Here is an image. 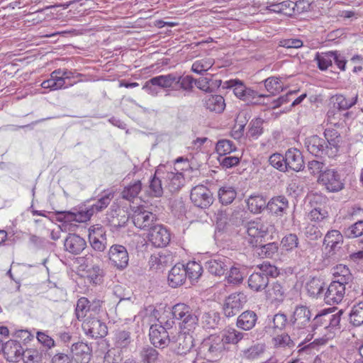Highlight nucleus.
<instances>
[{
	"instance_id": "nucleus-1",
	"label": "nucleus",
	"mask_w": 363,
	"mask_h": 363,
	"mask_svg": "<svg viewBox=\"0 0 363 363\" xmlns=\"http://www.w3.org/2000/svg\"><path fill=\"white\" fill-rule=\"evenodd\" d=\"M335 311L336 308L335 307L323 308L319 311V328H322L320 332L323 334L321 337H319V346L333 339L335 335V330L339 325L342 314V311L334 313Z\"/></svg>"
},
{
	"instance_id": "nucleus-2",
	"label": "nucleus",
	"mask_w": 363,
	"mask_h": 363,
	"mask_svg": "<svg viewBox=\"0 0 363 363\" xmlns=\"http://www.w3.org/2000/svg\"><path fill=\"white\" fill-rule=\"evenodd\" d=\"M172 315L179 320V327L182 330L190 332L195 329L199 323L200 311L199 308L194 309L185 303H177L172 308Z\"/></svg>"
},
{
	"instance_id": "nucleus-3",
	"label": "nucleus",
	"mask_w": 363,
	"mask_h": 363,
	"mask_svg": "<svg viewBox=\"0 0 363 363\" xmlns=\"http://www.w3.org/2000/svg\"><path fill=\"white\" fill-rule=\"evenodd\" d=\"M342 242V235L338 230H331L325 235L322 249V264L326 267L333 262L337 257V252L340 248Z\"/></svg>"
},
{
	"instance_id": "nucleus-4",
	"label": "nucleus",
	"mask_w": 363,
	"mask_h": 363,
	"mask_svg": "<svg viewBox=\"0 0 363 363\" xmlns=\"http://www.w3.org/2000/svg\"><path fill=\"white\" fill-rule=\"evenodd\" d=\"M225 350V347L220 335H211L202 341L199 354L209 362H215L222 357Z\"/></svg>"
},
{
	"instance_id": "nucleus-5",
	"label": "nucleus",
	"mask_w": 363,
	"mask_h": 363,
	"mask_svg": "<svg viewBox=\"0 0 363 363\" xmlns=\"http://www.w3.org/2000/svg\"><path fill=\"white\" fill-rule=\"evenodd\" d=\"M224 88L233 89L237 98L245 101L247 104H257L258 99L264 97V95H258L257 93L250 87L246 86L239 79H232L224 82Z\"/></svg>"
},
{
	"instance_id": "nucleus-6",
	"label": "nucleus",
	"mask_w": 363,
	"mask_h": 363,
	"mask_svg": "<svg viewBox=\"0 0 363 363\" xmlns=\"http://www.w3.org/2000/svg\"><path fill=\"white\" fill-rule=\"evenodd\" d=\"M274 229V225L268 220L257 219L249 222L247 225V233L250 237L249 242L252 246H257L259 240L272 233Z\"/></svg>"
},
{
	"instance_id": "nucleus-7",
	"label": "nucleus",
	"mask_w": 363,
	"mask_h": 363,
	"mask_svg": "<svg viewBox=\"0 0 363 363\" xmlns=\"http://www.w3.org/2000/svg\"><path fill=\"white\" fill-rule=\"evenodd\" d=\"M164 186L170 192L178 191L184 184V177L182 172L172 166H162Z\"/></svg>"
},
{
	"instance_id": "nucleus-8",
	"label": "nucleus",
	"mask_w": 363,
	"mask_h": 363,
	"mask_svg": "<svg viewBox=\"0 0 363 363\" xmlns=\"http://www.w3.org/2000/svg\"><path fill=\"white\" fill-rule=\"evenodd\" d=\"M132 211L133 222L135 227L141 230L150 229L157 220V216L143 206H134Z\"/></svg>"
},
{
	"instance_id": "nucleus-9",
	"label": "nucleus",
	"mask_w": 363,
	"mask_h": 363,
	"mask_svg": "<svg viewBox=\"0 0 363 363\" xmlns=\"http://www.w3.org/2000/svg\"><path fill=\"white\" fill-rule=\"evenodd\" d=\"M171 350L179 355L186 354L194 346V337L190 332H179L177 336H172L170 344Z\"/></svg>"
},
{
	"instance_id": "nucleus-10",
	"label": "nucleus",
	"mask_w": 363,
	"mask_h": 363,
	"mask_svg": "<svg viewBox=\"0 0 363 363\" xmlns=\"http://www.w3.org/2000/svg\"><path fill=\"white\" fill-rule=\"evenodd\" d=\"M108 259L111 265L118 270L125 269L128 265L129 255L125 247L113 245L108 250Z\"/></svg>"
},
{
	"instance_id": "nucleus-11",
	"label": "nucleus",
	"mask_w": 363,
	"mask_h": 363,
	"mask_svg": "<svg viewBox=\"0 0 363 363\" xmlns=\"http://www.w3.org/2000/svg\"><path fill=\"white\" fill-rule=\"evenodd\" d=\"M247 302V296L242 292L234 293L228 296L223 305L225 316L230 318L235 315Z\"/></svg>"
},
{
	"instance_id": "nucleus-12",
	"label": "nucleus",
	"mask_w": 363,
	"mask_h": 363,
	"mask_svg": "<svg viewBox=\"0 0 363 363\" xmlns=\"http://www.w3.org/2000/svg\"><path fill=\"white\" fill-rule=\"evenodd\" d=\"M319 182L330 192H337L344 188L340 175L335 169H327L319 174Z\"/></svg>"
},
{
	"instance_id": "nucleus-13",
	"label": "nucleus",
	"mask_w": 363,
	"mask_h": 363,
	"mask_svg": "<svg viewBox=\"0 0 363 363\" xmlns=\"http://www.w3.org/2000/svg\"><path fill=\"white\" fill-rule=\"evenodd\" d=\"M149 336L151 343L159 348H164L169 345L172 339L166 328L160 324L151 325Z\"/></svg>"
},
{
	"instance_id": "nucleus-14",
	"label": "nucleus",
	"mask_w": 363,
	"mask_h": 363,
	"mask_svg": "<svg viewBox=\"0 0 363 363\" xmlns=\"http://www.w3.org/2000/svg\"><path fill=\"white\" fill-rule=\"evenodd\" d=\"M190 199L197 207L206 208L213 203L211 191L204 185H197L191 191Z\"/></svg>"
},
{
	"instance_id": "nucleus-15",
	"label": "nucleus",
	"mask_w": 363,
	"mask_h": 363,
	"mask_svg": "<svg viewBox=\"0 0 363 363\" xmlns=\"http://www.w3.org/2000/svg\"><path fill=\"white\" fill-rule=\"evenodd\" d=\"M89 241L92 248L103 252L107 245L106 231L102 225L96 224L89 228Z\"/></svg>"
},
{
	"instance_id": "nucleus-16",
	"label": "nucleus",
	"mask_w": 363,
	"mask_h": 363,
	"mask_svg": "<svg viewBox=\"0 0 363 363\" xmlns=\"http://www.w3.org/2000/svg\"><path fill=\"white\" fill-rule=\"evenodd\" d=\"M86 335L91 338H101L107 334V327L97 318H87L82 323Z\"/></svg>"
},
{
	"instance_id": "nucleus-17",
	"label": "nucleus",
	"mask_w": 363,
	"mask_h": 363,
	"mask_svg": "<svg viewBox=\"0 0 363 363\" xmlns=\"http://www.w3.org/2000/svg\"><path fill=\"white\" fill-rule=\"evenodd\" d=\"M148 240L156 247H165L170 241V234L162 225H154L148 233Z\"/></svg>"
},
{
	"instance_id": "nucleus-18",
	"label": "nucleus",
	"mask_w": 363,
	"mask_h": 363,
	"mask_svg": "<svg viewBox=\"0 0 363 363\" xmlns=\"http://www.w3.org/2000/svg\"><path fill=\"white\" fill-rule=\"evenodd\" d=\"M345 294V284L338 281H332L325 294L324 301L329 305L339 303L344 298Z\"/></svg>"
},
{
	"instance_id": "nucleus-19",
	"label": "nucleus",
	"mask_w": 363,
	"mask_h": 363,
	"mask_svg": "<svg viewBox=\"0 0 363 363\" xmlns=\"http://www.w3.org/2000/svg\"><path fill=\"white\" fill-rule=\"evenodd\" d=\"M286 169L300 172L304 167L302 153L296 148H290L285 153Z\"/></svg>"
},
{
	"instance_id": "nucleus-20",
	"label": "nucleus",
	"mask_w": 363,
	"mask_h": 363,
	"mask_svg": "<svg viewBox=\"0 0 363 363\" xmlns=\"http://www.w3.org/2000/svg\"><path fill=\"white\" fill-rule=\"evenodd\" d=\"M162 179V168L159 167L149 182V185L145 189L146 194L152 197H161L164 188Z\"/></svg>"
},
{
	"instance_id": "nucleus-21",
	"label": "nucleus",
	"mask_w": 363,
	"mask_h": 363,
	"mask_svg": "<svg viewBox=\"0 0 363 363\" xmlns=\"http://www.w3.org/2000/svg\"><path fill=\"white\" fill-rule=\"evenodd\" d=\"M230 265V260L227 257L216 256L207 261L206 268L211 274L221 276L224 274Z\"/></svg>"
},
{
	"instance_id": "nucleus-22",
	"label": "nucleus",
	"mask_w": 363,
	"mask_h": 363,
	"mask_svg": "<svg viewBox=\"0 0 363 363\" xmlns=\"http://www.w3.org/2000/svg\"><path fill=\"white\" fill-rule=\"evenodd\" d=\"M23 348L19 342L9 340L3 347V352L7 361L17 362L22 358Z\"/></svg>"
},
{
	"instance_id": "nucleus-23",
	"label": "nucleus",
	"mask_w": 363,
	"mask_h": 363,
	"mask_svg": "<svg viewBox=\"0 0 363 363\" xmlns=\"http://www.w3.org/2000/svg\"><path fill=\"white\" fill-rule=\"evenodd\" d=\"M71 352L77 363H89L91 359V350L83 342L74 343Z\"/></svg>"
},
{
	"instance_id": "nucleus-24",
	"label": "nucleus",
	"mask_w": 363,
	"mask_h": 363,
	"mask_svg": "<svg viewBox=\"0 0 363 363\" xmlns=\"http://www.w3.org/2000/svg\"><path fill=\"white\" fill-rule=\"evenodd\" d=\"M311 313L305 306H296L291 321L292 324L298 328H305L310 322Z\"/></svg>"
},
{
	"instance_id": "nucleus-25",
	"label": "nucleus",
	"mask_w": 363,
	"mask_h": 363,
	"mask_svg": "<svg viewBox=\"0 0 363 363\" xmlns=\"http://www.w3.org/2000/svg\"><path fill=\"white\" fill-rule=\"evenodd\" d=\"M333 107L338 111H346L354 106L358 101V94L354 93L352 96H345L343 94H336L330 99Z\"/></svg>"
},
{
	"instance_id": "nucleus-26",
	"label": "nucleus",
	"mask_w": 363,
	"mask_h": 363,
	"mask_svg": "<svg viewBox=\"0 0 363 363\" xmlns=\"http://www.w3.org/2000/svg\"><path fill=\"white\" fill-rule=\"evenodd\" d=\"M65 248L69 252L79 255L86 247V241L79 235L69 234L64 242Z\"/></svg>"
},
{
	"instance_id": "nucleus-27",
	"label": "nucleus",
	"mask_w": 363,
	"mask_h": 363,
	"mask_svg": "<svg viewBox=\"0 0 363 363\" xmlns=\"http://www.w3.org/2000/svg\"><path fill=\"white\" fill-rule=\"evenodd\" d=\"M289 208V201L284 196L272 197L268 202L267 209L278 216H281Z\"/></svg>"
},
{
	"instance_id": "nucleus-28",
	"label": "nucleus",
	"mask_w": 363,
	"mask_h": 363,
	"mask_svg": "<svg viewBox=\"0 0 363 363\" xmlns=\"http://www.w3.org/2000/svg\"><path fill=\"white\" fill-rule=\"evenodd\" d=\"M303 1H292L291 0H285L278 4L269 5L267 8L270 11L283 13L287 16L295 14L296 8L298 7Z\"/></svg>"
},
{
	"instance_id": "nucleus-29",
	"label": "nucleus",
	"mask_w": 363,
	"mask_h": 363,
	"mask_svg": "<svg viewBox=\"0 0 363 363\" xmlns=\"http://www.w3.org/2000/svg\"><path fill=\"white\" fill-rule=\"evenodd\" d=\"M246 203L248 210L255 214L260 213L267 206L266 198L260 194L250 195L246 199Z\"/></svg>"
},
{
	"instance_id": "nucleus-30",
	"label": "nucleus",
	"mask_w": 363,
	"mask_h": 363,
	"mask_svg": "<svg viewBox=\"0 0 363 363\" xmlns=\"http://www.w3.org/2000/svg\"><path fill=\"white\" fill-rule=\"evenodd\" d=\"M186 278V272L183 264H176L169 271L168 275L169 285L176 288L184 284Z\"/></svg>"
},
{
	"instance_id": "nucleus-31",
	"label": "nucleus",
	"mask_w": 363,
	"mask_h": 363,
	"mask_svg": "<svg viewBox=\"0 0 363 363\" xmlns=\"http://www.w3.org/2000/svg\"><path fill=\"white\" fill-rule=\"evenodd\" d=\"M257 320V314L254 311L248 310L238 316L236 325L242 330H250L255 327Z\"/></svg>"
},
{
	"instance_id": "nucleus-32",
	"label": "nucleus",
	"mask_w": 363,
	"mask_h": 363,
	"mask_svg": "<svg viewBox=\"0 0 363 363\" xmlns=\"http://www.w3.org/2000/svg\"><path fill=\"white\" fill-rule=\"evenodd\" d=\"M204 106L210 111L220 113L224 111L225 103L220 95H208L204 99Z\"/></svg>"
},
{
	"instance_id": "nucleus-33",
	"label": "nucleus",
	"mask_w": 363,
	"mask_h": 363,
	"mask_svg": "<svg viewBox=\"0 0 363 363\" xmlns=\"http://www.w3.org/2000/svg\"><path fill=\"white\" fill-rule=\"evenodd\" d=\"M317 216L318 209L316 208H314L307 216L308 223L305 228V235L310 240H315L318 238Z\"/></svg>"
},
{
	"instance_id": "nucleus-34",
	"label": "nucleus",
	"mask_w": 363,
	"mask_h": 363,
	"mask_svg": "<svg viewBox=\"0 0 363 363\" xmlns=\"http://www.w3.org/2000/svg\"><path fill=\"white\" fill-rule=\"evenodd\" d=\"M56 72H57V69H55L52 72L50 78L44 80L41 83L42 88L48 89L50 91H55L67 87V86H65V82L60 74Z\"/></svg>"
},
{
	"instance_id": "nucleus-35",
	"label": "nucleus",
	"mask_w": 363,
	"mask_h": 363,
	"mask_svg": "<svg viewBox=\"0 0 363 363\" xmlns=\"http://www.w3.org/2000/svg\"><path fill=\"white\" fill-rule=\"evenodd\" d=\"M62 213L66 222L76 221L78 223L86 222L94 215L89 208L82 211H65Z\"/></svg>"
},
{
	"instance_id": "nucleus-36",
	"label": "nucleus",
	"mask_w": 363,
	"mask_h": 363,
	"mask_svg": "<svg viewBox=\"0 0 363 363\" xmlns=\"http://www.w3.org/2000/svg\"><path fill=\"white\" fill-rule=\"evenodd\" d=\"M332 273L334 277V280L333 281H338V283L346 285L352 279V275L350 270L344 264H338L333 267Z\"/></svg>"
},
{
	"instance_id": "nucleus-37",
	"label": "nucleus",
	"mask_w": 363,
	"mask_h": 363,
	"mask_svg": "<svg viewBox=\"0 0 363 363\" xmlns=\"http://www.w3.org/2000/svg\"><path fill=\"white\" fill-rule=\"evenodd\" d=\"M171 259V257L169 255H165L162 252L152 254L148 261L150 267L155 270H162L166 267Z\"/></svg>"
},
{
	"instance_id": "nucleus-38",
	"label": "nucleus",
	"mask_w": 363,
	"mask_h": 363,
	"mask_svg": "<svg viewBox=\"0 0 363 363\" xmlns=\"http://www.w3.org/2000/svg\"><path fill=\"white\" fill-rule=\"evenodd\" d=\"M267 298L272 303L281 302L284 299L285 291L278 282L272 284L266 291Z\"/></svg>"
},
{
	"instance_id": "nucleus-39",
	"label": "nucleus",
	"mask_w": 363,
	"mask_h": 363,
	"mask_svg": "<svg viewBox=\"0 0 363 363\" xmlns=\"http://www.w3.org/2000/svg\"><path fill=\"white\" fill-rule=\"evenodd\" d=\"M113 196L114 192L113 191H104L101 196L94 203L90 206L89 208V210H91L93 214L102 211L109 205Z\"/></svg>"
},
{
	"instance_id": "nucleus-40",
	"label": "nucleus",
	"mask_w": 363,
	"mask_h": 363,
	"mask_svg": "<svg viewBox=\"0 0 363 363\" xmlns=\"http://www.w3.org/2000/svg\"><path fill=\"white\" fill-rule=\"evenodd\" d=\"M268 283V278L266 276L262 275L259 272H254L248 279L249 287L255 291L265 289Z\"/></svg>"
},
{
	"instance_id": "nucleus-41",
	"label": "nucleus",
	"mask_w": 363,
	"mask_h": 363,
	"mask_svg": "<svg viewBox=\"0 0 363 363\" xmlns=\"http://www.w3.org/2000/svg\"><path fill=\"white\" fill-rule=\"evenodd\" d=\"M245 334L240 331H238L235 328H228L223 331L220 339H223V345L225 344H233L238 343L241 340L244 338Z\"/></svg>"
},
{
	"instance_id": "nucleus-42",
	"label": "nucleus",
	"mask_w": 363,
	"mask_h": 363,
	"mask_svg": "<svg viewBox=\"0 0 363 363\" xmlns=\"http://www.w3.org/2000/svg\"><path fill=\"white\" fill-rule=\"evenodd\" d=\"M150 82L163 89L171 88L175 82V74L170 73L154 77L150 79Z\"/></svg>"
},
{
	"instance_id": "nucleus-43",
	"label": "nucleus",
	"mask_w": 363,
	"mask_h": 363,
	"mask_svg": "<svg viewBox=\"0 0 363 363\" xmlns=\"http://www.w3.org/2000/svg\"><path fill=\"white\" fill-rule=\"evenodd\" d=\"M265 347L264 344L257 343L242 351L243 358L249 360H253L259 357L264 352Z\"/></svg>"
},
{
	"instance_id": "nucleus-44",
	"label": "nucleus",
	"mask_w": 363,
	"mask_h": 363,
	"mask_svg": "<svg viewBox=\"0 0 363 363\" xmlns=\"http://www.w3.org/2000/svg\"><path fill=\"white\" fill-rule=\"evenodd\" d=\"M142 190V183L140 180L134 181L125 186L121 194L122 197L126 200L130 201L135 198Z\"/></svg>"
},
{
	"instance_id": "nucleus-45",
	"label": "nucleus",
	"mask_w": 363,
	"mask_h": 363,
	"mask_svg": "<svg viewBox=\"0 0 363 363\" xmlns=\"http://www.w3.org/2000/svg\"><path fill=\"white\" fill-rule=\"evenodd\" d=\"M350 321L354 326L363 324V301L353 306L350 313Z\"/></svg>"
},
{
	"instance_id": "nucleus-46",
	"label": "nucleus",
	"mask_w": 363,
	"mask_h": 363,
	"mask_svg": "<svg viewBox=\"0 0 363 363\" xmlns=\"http://www.w3.org/2000/svg\"><path fill=\"white\" fill-rule=\"evenodd\" d=\"M140 357L143 363H157L160 361L159 352L150 346L145 347L141 350Z\"/></svg>"
},
{
	"instance_id": "nucleus-47",
	"label": "nucleus",
	"mask_w": 363,
	"mask_h": 363,
	"mask_svg": "<svg viewBox=\"0 0 363 363\" xmlns=\"http://www.w3.org/2000/svg\"><path fill=\"white\" fill-rule=\"evenodd\" d=\"M272 342L274 347L280 349H291L295 345L291 337L286 333H282L274 337Z\"/></svg>"
},
{
	"instance_id": "nucleus-48",
	"label": "nucleus",
	"mask_w": 363,
	"mask_h": 363,
	"mask_svg": "<svg viewBox=\"0 0 363 363\" xmlns=\"http://www.w3.org/2000/svg\"><path fill=\"white\" fill-rule=\"evenodd\" d=\"M186 277L194 281L197 280L202 274L203 268L200 264L195 261L189 262L184 267Z\"/></svg>"
},
{
	"instance_id": "nucleus-49",
	"label": "nucleus",
	"mask_w": 363,
	"mask_h": 363,
	"mask_svg": "<svg viewBox=\"0 0 363 363\" xmlns=\"http://www.w3.org/2000/svg\"><path fill=\"white\" fill-rule=\"evenodd\" d=\"M236 191L232 186H223L218 191L220 201L225 205L231 203L236 197Z\"/></svg>"
},
{
	"instance_id": "nucleus-50",
	"label": "nucleus",
	"mask_w": 363,
	"mask_h": 363,
	"mask_svg": "<svg viewBox=\"0 0 363 363\" xmlns=\"http://www.w3.org/2000/svg\"><path fill=\"white\" fill-rule=\"evenodd\" d=\"M219 320V314L213 311L204 312L201 316V324L206 328H214Z\"/></svg>"
},
{
	"instance_id": "nucleus-51",
	"label": "nucleus",
	"mask_w": 363,
	"mask_h": 363,
	"mask_svg": "<svg viewBox=\"0 0 363 363\" xmlns=\"http://www.w3.org/2000/svg\"><path fill=\"white\" fill-rule=\"evenodd\" d=\"M195 84V79L189 75H178L175 74V85H178L179 88L186 91H191Z\"/></svg>"
},
{
	"instance_id": "nucleus-52",
	"label": "nucleus",
	"mask_w": 363,
	"mask_h": 363,
	"mask_svg": "<svg viewBox=\"0 0 363 363\" xmlns=\"http://www.w3.org/2000/svg\"><path fill=\"white\" fill-rule=\"evenodd\" d=\"M130 333L125 330H120L116 333L114 345L117 348H126L131 342Z\"/></svg>"
},
{
	"instance_id": "nucleus-53",
	"label": "nucleus",
	"mask_w": 363,
	"mask_h": 363,
	"mask_svg": "<svg viewBox=\"0 0 363 363\" xmlns=\"http://www.w3.org/2000/svg\"><path fill=\"white\" fill-rule=\"evenodd\" d=\"M214 64V60L211 57H206L195 61L191 67V70L197 74H202L208 70Z\"/></svg>"
},
{
	"instance_id": "nucleus-54",
	"label": "nucleus",
	"mask_w": 363,
	"mask_h": 363,
	"mask_svg": "<svg viewBox=\"0 0 363 363\" xmlns=\"http://www.w3.org/2000/svg\"><path fill=\"white\" fill-rule=\"evenodd\" d=\"M221 80H216L213 82L212 79L208 77H201L197 80H195V85L198 89L205 91L211 92L213 91V86H219L220 85Z\"/></svg>"
},
{
	"instance_id": "nucleus-55",
	"label": "nucleus",
	"mask_w": 363,
	"mask_h": 363,
	"mask_svg": "<svg viewBox=\"0 0 363 363\" xmlns=\"http://www.w3.org/2000/svg\"><path fill=\"white\" fill-rule=\"evenodd\" d=\"M21 359L24 363H41L42 352L35 348L26 349L23 351Z\"/></svg>"
},
{
	"instance_id": "nucleus-56",
	"label": "nucleus",
	"mask_w": 363,
	"mask_h": 363,
	"mask_svg": "<svg viewBox=\"0 0 363 363\" xmlns=\"http://www.w3.org/2000/svg\"><path fill=\"white\" fill-rule=\"evenodd\" d=\"M89 301L85 297L80 298L77 303L76 308H75V314L76 317L79 320H82L84 319L87 312L89 311Z\"/></svg>"
},
{
	"instance_id": "nucleus-57",
	"label": "nucleus",
	"mask_w": 363,
	"mask_h": 363,
	"mask_svg": "<svg viewBox=\"0 0 363 363\" xmlns=\"http://www.w3.org/2000/svg\"><path fill=\"white\" fill-rule=\"evenodd\" d=\"M216 150L217 153L220 155V157H221L231 153L234 150H235V147L232 141L228 140H221L217 143Z\"/></svg>"
},
{
	"instance_id": "nucleus-58",
	"label": "nucleus",
	"mask_w": 363,
	"mask_h": 363,
	"mask_svg": "<svg viewBox=\"0 0 363 363\" xmlns=\"http://www.w3.org/2000/svg\"><path fill=\"white\" fill-rule=\"evenodd\" d=\"M281 247L286 251H291L296 248L298 245V239L296 234L290 233L284 236L281 242Z\"/></svg>"
},
{
	"instance_id": "nucleus-59",
	"label": "nucleus",
	"mask_w": 363,
	"mask_h": 363,
	"mask_svg": "<svg viewBox=\"0 0 363 363\" xmlns=\"http://www.w3.org/2000/svg\"><path fill=\"white\" fill-rule=\"evenodd\" d=\"M345 235L349 238H354L363 235V220H358L345 230Z\"/></svg>"
},
{
	"instance_id": "nucleus-60",
	"label": "nucleus",
	"mask_w": 363,
	"mask_h": 363,
	"mask_svg": "<svg viewBox=\"0 0 363 363\" xmlns=\"http://www.w3.org/2000/svg\"><path fill=\"white\" fill-rule=\"evenodd\" d=\"M264 86L266 89L273 95L279 93L282 89L280 79L276 77H269L265 79Z\"/></svg>"
},
{
	"instance_id": "nucleus-61",
	"label": "nucleus",
	"mask_w": 363,
	"mask_h": 363,
	"mask_svg": "<svg viewBox=\"0 0 363 363\" xmlns=\"http://www.w3.org/2000/svg\"><path fill=\"white\" fill-rule=\"evenodd\" d=\"M226 279L228 282L230 284H239L243 281L244 275L240 268L237 267H231Z\"/></svg>"
},
{
	"instance_id": "nucleus-62",
	"label": "nucleus",
	"mask_w": 363,
	"mask_h": 363,
	"mask_svg": "<svg viewBox=\"0 0 363 363\" xmlns=\"http://www.w3.org/2000/svg\"><path fill=\"white\" fill-rule=\"evenodd\" d=\"M269 164L274 167V168L280 170L285 171L286 169V162H285V155L283 156L279 153H274L269 157Z\"/></svg>"
},
{
	"instance_id": "nucleus-63",
	"label": "nucleus",
	"mask_w": 363,
	"mask_h": 363,
	"mask_svg": "<svg viewBox=\"0 0 363 363\" xmlns=\"http://www.w3.org/2000/svg\"><path fill=\"white\" fill-rule=\"evenodd\" d=\"M259 272L266 276L268 279L269 277H275L278 276L279 271L274 265L270 264L269 262H263L262 264L258 266Z\"/></svg>"
},
{
	"instance_id": "nucleus-64",
	"label": "nucleus",
	"mask_w": 363,
	"mask_h": 363,
	"mask_svg": "<svg viewBox=\"0 0 363 363\" xmlns=\"http://www.w3.org/2000/svg\"><path fill=\"white\" fill-rule=\"evenodd\" d=\"M337 354V350L333 345L322 351L319 357V361L323 363H330Z\"/></svg>"
}]
</instances>
